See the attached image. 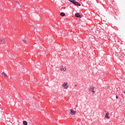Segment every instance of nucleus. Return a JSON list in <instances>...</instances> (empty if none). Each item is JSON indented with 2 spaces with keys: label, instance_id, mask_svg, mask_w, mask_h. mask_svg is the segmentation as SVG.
I'll use <instances>...</instances> for the list:
<instances>
[{
  "label": "nucleus",
  "instance_id": "nucleus-3",
  "mask_svg": "<svg viewBox=\"0 0 125 125\" xmlns=\"http://www.w3.org/2000/svg\"><path fill=\"white\" fill-rule=\"evenodd\" d=\"M66 70L67 69H66V67L65 66H61V71H63V72H66Z\"/></svg>",
  "mask_w": 125,
  "mask_h": 125
},
{
  "label": "nucleus",
  "instance_id": "nucleus-14",
  "mask_svg": "<svg viewBox=\"0 0 125 125\" xmlns=\"http://www.w3.org/2000/svg\"><path fill=\"white\" fill-rule=\"evenodd\" d=\"M75 86H77V85H75Z\"/></svg>",
  "mask_w": 125,
  "mask_h": 125
},
{
  "label": "nucleus",
  "instance_id": "nucleus-9",
  "mask_svg": "<svg viewBox=\"0 0 125 125\" xmlns=\"http://www.w3.org/2000/svg\"><path fill=\"white\" fill-rule=\"evenodd\" d=\"M23 125H28V123H27V121H23Z\"/></svg>",
  "mask_w": 125,
  "mask_h": 125
},
{
  "label": "nucleus",
  "instance_id": "nucleus-5",
  "mask_svg": "<svg viewBox=\"0 0 125 125\" xmlns=\"http://www.w3.org/2000/svg\"><path fill=\"white\" fill-rule=\"evenodd\" d=\"M104 118L105 119H110V117L109 116V112H106L105 113V115L104 116Z\"/></svg>",
  "mask_w": 125,
  "mask_h": 125
},
{
  "label": "nucleus",
  "instance_id": "nucleus-8",
  "mask_svg": "<svg viewBox=\"0 0 125 125\" xmlns=\"http://www.w3.org/2000/svg\"><path fill=\"white\" fill-rule=\"evenodd\" d=\"M60 15L62 17H64V16H65V14L64 13L62 12L61 13Z\"/></svg>",
  "mask_w": 125,
  "mask_h": 125
},
{
  "label": "nucleus",
  "instance_id": "nucleus-4",
  "mask_svg": "<svg viewBox=\"0 0 125 125\" xmlns=\"http://www.w3.org/2000/svg\"><path fill=\"white\" fill-rule=\"evenodd\" d=\"M70 114L71 115H76V111H74V109H70Z\"/></svg>",
  "mask_w": 125,
  "mask_h": 125
},
{
  "label": "nucleus",
  "instance_id": "nucleus-10",
  "mask_svg": "<svg viewBox=\"0 0 125 125\" xmlns=\"http://www.w3.org/2000/svg\"><path fill=\"white\" fill-rule=\"evenodd\" d=\"M2 75L4 77H7V74H6V73H5V72H2Z\"/></svg>",
  "mask_w": 125,
  "mask_h": 125
},
{
  "label": "nucleus",
  "instance_id": "nucleus-2",
  "mask_svg": "<svg viewBox=\"0 0 125 125\" xmlns=\"http://www.w3.org/2000/svg\"><path fill=\"white\" fill-rule=\"evenodd\" d=\"M62 87L64 89H67V88L69 87V85H68V83L64 82V83L62 84Z\"/></svg>",
  "mask_w": 125,
  "mask_h": 125
},
{
  "label": "nucleus",
  "instance_id": "nucleus-13",
  "mask_svg": "<svg viewBox=\"0 0 125 125\" xmlns=\"http://www.w3.org/2000/svg\"><path fill=\"white\" fill-rule=\"evenodd\" d=\"M107 111H104V112L106 113Z\"/></svg>",
  "mask_w": 125,
  "mask_h": 125
},
{
  "label": "nucleus",
  "instance_id": "nucleus-1",
  "mask_svg": "<svg viewBox=\"0 0 125 125\" xmlns=\"http://www.w3.org/2000/svg\"><path fill=\"white\" fill-rule=\"evenodd\" d=\"M95 87L93 86H92L90 87L89 88V91H90L92 93V94H94V93H95Z\"/></svg>",
  "mask_w": 125,
  "mask_h": 125
},
{
  "label": "nucleus",
  "instance_id": "nucleus-11",
  "mask_svg": "<svg viewBox=\"0 0 125 125\" xmlns=\"http://www.w3.org/2000/svg\"><path fill=\"white\" fill-rule=\"evenodd\" d=\"M22 42L24 43H26L27 42V41L25 40H22Z\"/></svg>",
  "mask_w": 125,
  "mask_h": 125
},
{
  "label": "nucleus",
  "instance_id": "nucleus-7",
  "mask_svg": "<svg viewBox=\"0 0 125 125\" xmlns=\"http://www.w3.org/2000/svg\"><path fill=\"white\" fill-rule=\"evenodd\" d=\"M75 16L76 17H77L78 18H81V15H80L79 13H76L75 14Z\"/></svg>",
  "mask_w": 125,
  "mask_h": 125
},
{
  "label": "nucleus",
  "instance_id": "nucleus-12",
  "mask_svg": "<svg viewBox=\"0 0 125 125\" xmlns=\"http://www.w3.org/2000/svg\"><path fill=\"white\" fill-rule=\"evenodd\" d=\"M116 99H118V97H117V96H116Z\"/></svg>",
  "mask_w": 125,
  "mask_h": 125
},
{
  "label": "nucleus",
  "instance_id": "nucleus-6",
  "mask_svg": "<svg viewBox=\"0 0 125 125\" xmlns=\"http://www.w3.org/2000/svg\"><path fill=\"white\" fill-rule=\"evenodd\" d=\"M0 41L2 43H4L5 42V40H4V38H1L0 39Z\"/></svg>",
  "mask_w": 125,
  "mask_h": 125
}]
</instances>
